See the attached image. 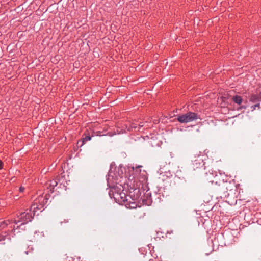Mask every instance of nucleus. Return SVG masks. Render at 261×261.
<instances>
[{"mask_svg": "<svg viewBox=\"0 0 261 261\" xmlns=\"http://www.w3.org/2000/svg\"><path fill=\"white\" fill-rule=\"evenodd\" d=\"M205 151V150L204 152ZM207 159V156L204 152L195 151L191 160V169L193 171H199L203 169L205 179L208 182L211 183L214 190L218 193L225 194L228 190V182L221 179L220 174H217L209 166L205 165V161Z\"/></svg>", "mask_w": 261, "mask_h": 261, "instance_id": "1", "label": "nucleus"}, {"mask_svg": "<svg viewBox=\"0 0 261 261\" xmlns=\"http://www.w3.org/2000/svg\"><path fill=\"white\" fill-rule=\"evenodd\" d=\"M114 173L109 171L107 176V185L110 188L109 195L111 198H114L116 202L121 201L120 194L125 188L124 186L126 182L125 177L119 175L114 177Z\"/></svg>", "mask_w": 261, "mask_h": 261, "instance_id": "2", "label": "nucleus"}, {"mask_svg": "<svg viewBox=\"0 0 261 261\" xmlns=\"http://www.w3.org/2000/svg\"><path fill=\"white\" fill-rule=\"evenodd\" d=\"M34 212L31 209V206L30 209L26 210L24 212H22L18 216V219H15L14 222H12L10 220H6L4 221L0 220V229L4 228L6 226L8 227L11 229V231L15 232V225H13V223L17 224L20 223V226L24 225L30 222L33 219L34 216Z\"/></svg>", "mask_w": 261, "mask_h": 261, "instance_id": "3", "label": "nucleus"}, {"mask_svg": "<svg viewBox=\"0 0 261 261\" xmlns=\"http://www.w3.org/2000/svg\"><path fill=\"white\" fill-rule=\"evenodd\" d=\"M49 194H45L44 196L40 195L38 198L35 200L34 203L31 205V209L34 212V215H35L37 210L42 208L47 203Z\"/></svg>", "mask_w": 261, "mask_h": 261, "instance_id": "4", "label": "nucleus"}, {"mask_svg": "<svg viewBox=\"0 0 261 261\" xmlns=\"http://www.w3.org/2000/svg\"><path fill=\"white\" fill-rule=\"evenodd\" d=\"M197 119H201L200 115L197 113L188 112L183 115H177V120L180 123H188Z\"/></svg>", "mask_w": 261, "mask_h": 261, "instance_id": "5", "label": "nucleus"}, {"mask_svg": "<svg viewBox=\"0 0 261 261\" xmlns=\"http://www.w3.org/2000/svg\"><path fill=\"white\" fill-rule=\"evenodd\" d=\"M59 180L56 178L53 180L47 181L44 185V187L46 191V194L53 193L55 191V187L58 185Z\"/></svg>", "mask_w": 261, "mask_h": 261, "instance_id": "6", "label": "nucleus"}, {"mask_svg": "<svg viewBox=\"0 0 261 261\" xmlns=\"http://www.w3.org/2000/svg\"><path fill=\"white\" fill-rule=\"evenodd\" d=\"M137 123H128L125 125V129L129 132H138L139 131V127H138Z\"/></svg>", "mask_w": 261, "mask_h": 261, "instance_id": "7", "label": "nucleus"}, {"mask_svg": "<svg viewBox=\"0 0 261 261\" xmlns=\"http://www.w3.org/2000/svg\"><path fill=\"white\" fill-rule=\"evenodd\" d=\"M91 139V136L88 134L86 135L85 133L82 138L80 140L77 142V144L80 145V147L82 146L84 144H85L87 141H90Z\"/></svg>", "mask_w": 261, "mask_h": 261, "instance_id": "8", "label": "nucleus"}, {"mask_svg": "<svg viewBox=\"0 0 261 261\" xmlns=\"http://www.w3.org/2000/svg\"><path fill=\"white\" fill-rule=\"evenodd\" d=\"M8 240V241L10 240V236L8 232H2V233L0 234V242L1 244H5V241Z\"/></svg>", "mask_w": 261, "mask_h": 261, "instance_id": "9", "label": "nucleus"}, {"mask_svg": "<svg viewBox=\"0 0 261 261\" xmlns=\"http://www.w3.org/2000/svg\"><path fill=\"white\" fill-rule=\"evenodd\" d=\"M140 175L139 176H138L137 177V180H139V181H142V182H146L147 180V176H146V172L143 170L142 172H141V170H140Z\"/></svg>", "mask_w": 261, "mask_h": 261, "instance_id": "10", "label": "nucleus"}, {"mask_svg": "<svg viewBox=\"0 0 261 261\" xmlns=\"http://www.w3.org/2000/svg\"><path fill=\"white\" fill-rule=\"evenodd\" d=\"M146 199L145 198V196H143L142 197H141V199L144 203L148 205H149L152 202V200L151 199V193L150 192H148L146 193Z\"/></svg>", "mask_w": 261, "mask_h": 261, "instance_id": "11", "label": "nucleus"}, {"mask_svg": "<svg viewBox=\"0 0 261 261\" xmlns=\"http://www.w3.org/2000/svg\"><path fill=\"white\" fill-rule=\"evenodd\" d=\"M122 191L121 194H120V198L121 199V201H118V203L120 204H125L128 201L127 196L125 193Z\"/></svg>", "mask_w": 261, "mask_h": 261, "instance_id": "12", "label": "nucleus"}, {"mask_svg": "<svg viewBox=\"0 0 261 261\" xmlns=\"http://www.w3.org/2000/svg\"><path fill=\"white\" fill-rule=\"evenodd\" d=\"M232 100L236 104L240 105L243 101V99L241 96L235 95L232 98Z\"/></svg>", "mask_w": 261, "mask_h": 261, "instance_id": "13", "label": "nucleus"}, {"mask_svg": "<svg viewBox=\"0 0 261 261\" xmlns=\"http://www.w3.org/2000/svg\"><path fill=\"white\" fill-rule=\"evenodd\" d=\"M249 100L253 103H256L259 102V98L257 95L252 94L249 96Z\"/></svg>", "mask_w": 261, "mask_h": 261, "instance_id": "14", "label": "nucleus"}, {"mask_svg": "<svg viewBox=\"0 0 261 261\" xmlns=\"http://www.w3.org/2000/svg\"><path fill=\"white\" fill-rule=\"evenodd\" d=\"M132 183L130 182L129 186L131 187ZM140 183L139 184H138L137 181L136 180V179L134 181V184L132 185V187H130V188L134 190V191H136L137 193L139 192L140 191Z\"/></svg>", "mask_w": 261, "mask_h": 261, "instance_id": "15", "label": "nucleus"}, {"mask_svg": "<svg viewBox=\"0 0 261 261\" xmlns=\"http://www.w3.org/2000/svg\"><path fill=\"white\" fill-rule=\"evenodd\" d=\"M125 206H127V207H129L130 208H135L137 206V204L135 202H132V203H129L127 202L125 203Z\"/></svg>", "mask_w": 261, "mask_h": 261, "instance_id": "16", "label": "nucleus"}, {"mask_svg": "<svg viewBox=\"0 0 261 261\" xmlns=\"http://www.w3.org/2000/svg\"><path fill=\"white\" fill-rule=\"evenodd\" d=\"M259 106H260L259 103L256 102L255 105L252 106L251 107V108L252 110L253 111V110H255L256 108H257V107L259 108Z\"/></svg>", "mask_w": 261, "mask_h": 261, "instance_id": "17", "label": "nucleus"}, {"mask_svg": "<svg viewBox=\"0 0 261 261\" xmlns=\"http://www.w3.org/2000/svg\"><path fill=\"white\" fill-rule=\"evenodd\" d=\"M145 123L143 122H141L139 123L138 124V127H139V131L140 130L141 128L144 126Z\"/></svg>", "mask_w": 261, "mask_h": 261, "instance_id": "18", "label": "nucleus"}, {"mask_svg": "<svg viewBox=\"0 0 261 261\" xmlns=\"http://www.w3.org/2000/svg\"><path fill=\"white\" fill-rule=\"evenodd\" d=\"M24 187H22V186H21L20 188H19V191L20 192H23L24 191Z\"/></svg>", "mask_w": 261, "mask_h": 261, "instance_id": "19", "label": "nucleus"}, {"mask_svg": "<svg viewBox=\"0 0 261 261\" xmlns=\"http://www.w3.org/2000/svg\"><path fill=\"white\" fill-rule=\"evenodd\" d=\"M3 167V162L0 160V170H1Z\"/></svg>", "mask_w": 261, "mask_h": 261, "instance_id": "20", "label": "nucleus"}, {"mask_svg": "<svg viewBox=\"0 0 261 261\" xmlns=\"http://www.w3.org/2000/svg\"><path fill=\"white\" fill-rule=\"evenodd\" d=\"M259 91L260 93L261 94V83L259 84Z\"/></svg>", "mask_w": 261, "mask_h": 261, "instance_id": "21", "label": "nucleus"}, {"mask_svg": "<svg viewBox=\"0 0 261 261\" xmlns=\"http://www.w3.org/2000/svg\"><path fill=\"white\" fill-rule=\"evenodd\" d=\"M97 134V136H101L100 134H99V132H96V133Z\"/></svg>", "mask_w": 261, "mask_h": 261, "instance_id": "22", "label": "nucleus"}, {"mask_svg": "<svg viewBox=\"0 0 261 261\" xmlns=\"http://www.w3.org/2000/svg\"><path fill=\"white\" fill-rule=\"evenodd\" d=\"M138 169H137V170H136V172H138Z\"/></svg>", "mask_w": 261, "mask_h": 261, "instance_id": "23", "label": "nucleus"}]
</instances>
